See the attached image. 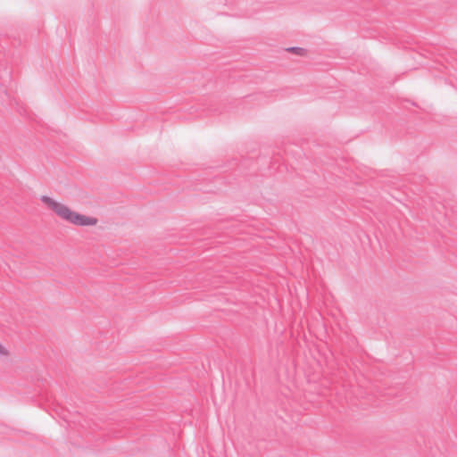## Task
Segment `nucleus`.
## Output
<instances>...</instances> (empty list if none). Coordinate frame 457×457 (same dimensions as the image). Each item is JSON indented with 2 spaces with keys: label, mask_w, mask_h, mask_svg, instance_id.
<instances>
[{
  "label": "nucleus",
  "mask_w": 457,
  "mask_h": 457,
  "mask_svg": "<svg viewBox=\"0 0 457 457\" xmlns=\"http://www.w3.org/2000/svg\"><path fill=\"white\" fill-rule=\"evenodd\" d=\"M40 200L46 204L58 217L69 222L71 219L72 211L69 206L59 203L47 195H41Z\"/></svg>",
  "instance_id": "f257e3e1"
},
{
  "label": "nucleus",
  "mask_w": 457,
  "mask_h": 457,
  "mask_svg": "<svg viewBox=\"0 0 457 457\" xmlns=\"http://www.w3.org/2000/svg\"><path fill=\"white\" fill-rule=\"evenodd\" d=\"M69 223L80 227L95 226L97 219L74 212Z\"/></svg>",
  "instance_id": "f03ea898"
},
{
  "label": "nucleus",
  "mask_w": 457,
  "mask_h": 457,
  "mask_svg": "<svg viewBox=\"0 0 457 457\" xmlns=\"http://www.w3.org/2000/svg\"><path fill=\"white\" fill-rule=\"evenodd\" d=\"M287 52L295 54L296 55L303 56L306 54V49L298 46H291L286 49Z\"/></svg>",
  "instance_id": "7ed1b4c3"
},
{
  "label": "nucleus",
  "mask_w": 457,
  "mask_h": 457,
  "mask_svg": "<svg viewBox=\"0 0 457 457\" xmlns=\"http://www.w3.org/2000/svg\"><path fill=\"white\" fill-rule=\"evenodd\" d=\"M8 351L0 344V355H7Z\"/></svg>",
  "instance_id": "20e7f679"
}]
</instances>
